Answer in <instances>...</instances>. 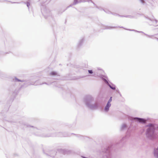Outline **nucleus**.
I'll return each mask as SVG.
<instances>
[{"label": "nucleus", "mask_w": 158, "mask_h": 158, "mask_svg": "<svg viewBox=\"0 0 158 158\" xmlns=\"http://www.w3.org/2000/svg\"><path fill=\"white\" fill-rule=\"evenodd\" d=\"M118 93H119V94H120V96H121V94H120V93H119V92H118Z\"/></svg>", "instance_id": "obj_33"}, {"label": "nucleus", "mask_w": 158, "mask_h": 158, "mask_svg": "<svg viewBox=\"0 0 158 158\" xmlns=\"http://www.w3.org/2000/svg\"><path fill=\"white\" fill-rule=\"evenodd\" d=\"M157 128H158V126L157 127Z\"/></svg>", "instance_id": "obj_37"}, {"label": "nucleus", "mask_w": 158, "mask_h": 158, "mask_svg": "<svg viewBox=\"0 0 158 158\" xmlns=\"http://www.w3.org/2000/svg\"><path fill=\"white\" fill-rule=\"evenodd\" d=\"M147 19V22L151 26H158V20L155 19L154 17L152 18L145 17Z\"/></svg>", "instance_id": "obj_5"}, {"label": "nucleus", "mask_w": 158, "mask_h": 158, "mask_svg": "<svg viewBox=\"0 0 158 158\" xmlns=\"http://www.w3.org/2000/svg\"><path fill=\"white\" fill-rule=\"evenodd\" d=\"M96 7L98 9L100 10H103L105 12H106V13L108 14H111L114 15H116V16L118 15V16H119L120 17H130V18H133V16H131V15H120L116 13H112L110 11L107 10L103 9H102V8L101 7H98L97 6H96Z\"/></svg>", "instance_id": "obj_6"}, {"label": "nucleus", "mask_w": 158, "mask_h": 158, "mask_svg": "<svg viewBox=\"0 0 158 158\" xmlns=\"http://www.w3.org/2000/svg\"><path fill=\"white\" fill-rule=\"evenodd\" d=\"M41 9V12L45 18L47 19L49 17L52 18L51 11L45 6L42 5Z\"/></svg>", "instance_id": "obj_3"}, {"label": "nucleus", "mask_w": 158, "mask_h": 158, "mask_svg": "<svg viewBox=\"0 0 158 158\" xmlns=\"http://www.w3.org/2000/svg\"><path fill=\"white\" fill-rule=\"evenodd\" d=\"M36 135H38V134H36Z\"/></svg>", "instance_id": "obj_36"}, {"label": "nucleus", "mask_w": 158, "mask_h": 158, "mask_svg": "<svg viewBox=\"0 0 158 158\" xmlns=\"http://www.w3.org/2000/svg\"><path fill=\"white\" fill-rule=\"evenodd\" d=\"M150 5L152 6H154L155 5V3L154 0H152L150 3Z\"/></svg>", "instance_id": "obj_21"}, {"label": "nucleus", "mask_w": 158, "mask_h": 158, "mask_svg": "<svg viewBox=\"0 0 158 158\" xmlns=\"http://www.w3.org/2000/svg\"><path fill=\"white\" fill-rule=\"evenodd\" d=\"M154 156L158 158V146L157 148L154 149Z\"/></svg>", "instance_id": "obj_13"}, {"label": "nucleus", "mask_w": 158, "mask_h": 158, "mask_svg": "<svg viewBox=\"0 0 158 158\" xmlns=\"http://www.w3.org/2000/svg\"><path fill=\"white\" fill-rule=\"evenodd\" d=\"M3 0H0V2H3Z\"/></svg>", "instance_id": "obj_32"}, {"label": "nucleus", "mask_w": 158, "mask_h": 158, "mask_svg": "<svg viewBox=\"0 0 158 158\" xmlns=\"http://www.w3.org/2000/svg\"><path fill=\"white\" fill-rule=\"evenodd\" d=\"M56 153L55 151H52L50 152V156L52 157H53L54 156L56 155Z\"/></svg>", "instance_id": "obj_17"}, {"label": "nucleus", "mask_w": 158, "mask_h": 158, "mask_svg": "<svg viewBox=\"0 0 158 158\" xmlns=\"http://www.w3.org/2000/svg\"><path fill=\"white\" fill-rule=\"evenodd\" d=\"M121 27V28H123V27Z\"/></svg>", "instance_id": "obj_35"}, {"label": "nucleus", "mask_w": 158, "mask_h": 158, "mask_svg": "<svg viewBox=\"0 0 158 158\" xmlns=\"http://www.w3.org/2000/svg\"><path fill=\"white\" fill-rule=\"evenodd\" d=\"M59 151L61 153L65 154H66L67 152L64 149H60L59 150Z\"/></svg>", "instance_id": "obj_18"}, {"label": "nucleus", "mask_w": 158, "mask_h": 158, "mask_svg": "<svg viewBox=\"0 0 158 158\" xmlns=\"http://www.w3.org/2000/svg\"><path fill=\"white\" fill-rule=\"evenodd\" d=\"M128 119L131 121L135 120L142 123H145L146 122V120L145 119L138 117H130L128 118Z\"/></svg>", "instance_id": "obj_8"}, {"label": "nucleus", "mask_w": 158, "mask_h": 158, "mask_svg": "<svg viewBox=\"0 0 158 158\" xmlns=\"http://www.w3.org/2000/svg\"><path fill=\"white\" fill-rule=\"evenodd\" d=\"M110 147L105 148L103 152V155L102 158H110Z\"/></svg>", "instance_id": "obj_7"}, {"label": "nucleus", "mask_w": 158, "mask_h": 158, "mask_svg": "<svg viewBox=\"0 0 158 158\" xmlns=\"http://www.w3.org/2000/svg\"><path fill=\"white\" fill-rule=\"evenodd\" d=\"M44 136V137H48V136H49V135H44V136Z\"/></svg>", "instance_id": "obj_31"}, {"label": "nucleus", "mask_w": 158, "mask_h": 158, "mask_svg": "<svg viewBox=\"0 0 158 158\" xmlns=\"http://www.w3.org/2000/svg\"><path fill=\"white\" fill-rule=\"evenodd\" d=\"M5 75L0 71V77L2 78L4 77Z\"/></svg>", "instance_id": "obj_24"}, {"label": "nucleus", "mask_w": 158, "mask_h": 158, "mask_svg": "<svg viewBox=\"0 0 158 158\" xmlns=\"http://www.w3.org/2000/svg\"><path fill=\"white\" fill-rule=\"evenodd\" d=\"M47 84V85H48V84L47 83H46L45 82L43 83L42 84L40 83H39V81H36L35 83H32V84H31L30 83H29L28 84V85H42V84Z\"/></svg>", "instance_id": "obj_11"}, {"label": "nucleus", "mask_w": 158, "mask_h": 158, "mask_svg": "<svg viewBox=\"0 0 158 158\" xmlns=\"http://www.w3.org/2000/svg\"><path fill=\"white\" fill-rule=\"evenodd\" d=\"M77 135L78 137H80L81 138V139H83V137L82 136H81L80 135Z\"/></svg>", "instance_id": "obj_29"}, {"label": "nucleus", "mask_w": 158, "mask_h": 158, "mask_svg": "<svg viewBox=\"0 0 158 158\" xmlns=\"http://www.w3.org/2000/svg\"><path fill=\"white\" fill-rule=\"evenodd\" d=\"M88 72L89 74H92L93 73V71L91 70H88Z\"/></svg>", "instance_id": "obj_28"}, {"label": "nucleus", "mask_w": 158, "mask_h": 158, "mask_svg": "<svg viewBox=\"0 0 158 158\" xmlns=\"http://www.w3.org/2000/svg\"><path fill=\"white\" fill-rule=\"evenodd\" d=\"M126 138H127V137L126 136L124 137L122 139V140H124V139H125Z\"/></svg>", "instance_id": "obj_30"}, {"label": "nucleus", "mask_w": 158, "mask_h": 158, "mask_svg": "<svg viewBox=\"0 0 158 158\" xmlns=\"http://www.w3.org/2000/svg\"><path fill=\"white\" fill-rule=\"evenodd\" d=\"M92 2L94 4V3H93L91 0H74V2L73 3V5H75L81 2Z\"/></svg>", "instance_id": "obj_9"}, {"label": "nucleus", "mask_w": 158, "mask_h": 158, "mask_svg": "<svg viewBox=\"0 0 158 158\" xmlns=\"http://www.w3.org/2000/svg\"><path fill=\"white\" fill-rule=\"evenodd\" d=\"M126 29V30H129L130 31H135V32H140V31H137L136 30H130V29Z\"/></svg>", "instance_id": "obj_27"}, {"label": "nucleus", "mask_w": 158, "mask_h": 158, "mask_svg": "<svg viewBox=\"0 0 158 158\" xmlns=\"http://www.w3.org/2000/svg\"><path fill=\"white\" fill-rule=\"evenodd\" d=\"M94 98L90 95L85 96L84 98V101L87 106L91 110L97 109L100 106L99 103L98 102L92 104Z\"/></svg>", "instance_id": "obj_1"}, {"label": "nucleus", "mask_w": 158, "mask_h": 158, "mask_svg": "<svg viewBox=\"0 0 158 158\" xmlns=\"http://www.w3.org/2000/svg\"><path fill=\"white\" fill-rule=\"evenodd\" d=\"M112 97H110L109 99V100L107 102V103L110 104V103L111 102L112 99Z\"/></svg>", "instance_id": "obj_26"}, {"label": "nucleus", "mask_w": 158, "mask_h": 158, "mask_svg": "<svg viewBox=\"0 0 158 158\" xmlns=\"http://www.w3.org/2000/svg\"><path fill=\"white\" fill-rule=\"evenodd\" d=\"M141 3L143 5H145L146 4L145 1H146L148 3L150 4L152 0H139Z\"/></svg>", "instance_id": "obj_15"}, {"label": "nucleus", "mask_w": 158, "mask_h": 158, "mask_svg": "<svg viewBox=\"0 0 158 158\" xmlns=\"http://www.w3.org/2000/svg\"><path fill=\"white\" fill-rule=\"evenodd\" d=\"M140 32L143 33L145 35L147 36L148 37L151 38H152V37H155V39H156V40H157L158 41V38H157V37H156V36L158 35V34H154V35H148L147 34H146L144 33L143 31H140Z\"/></svg>", "instance_id": "obj_10"}, {"label": "nucleus", "mask_w": 158, "mask_h": 158, "mask_svg": "<svg viewBox=\"0 0 158 158\" xmlns=\"http://www.w3.org/2000/svg\"><path fill=\"white\" fill-rule=\"evenodd\" d=\"M84 41V39H81L79 42L77 44V47L78 48L80 47Z\"/></svg>", "instance_id": "obj_16"}, {"label": "nucleus", "mask_w": 158, "mask_h": 158, "mask_svg": "<svg viewBox=\"0 0 158 158\" xmlns=\"http://www.w3.org/2000/svg\"><path fill=\"white\" fill-rule=\"evenodd\" d=\"M13 81L15 82L16 81H21V82H23L24 81L23 80H21L18 79L16 77H15V79H13Z\"/></svg>", "instance_id": "obj_20"}, {"label": "nucleus", "mask_w": 158, "mask_h": 158, "mask_svg": "<svg viewBox=\"0 0 158 158\" xmlns=\"http://www.w3.org/2000/svg\"><path fill=\"white\" fill-rule=\"evenodd\" d=\"M101 78L104 82L107 84L109 87L112 89L115 90L116 88L115 85L111 83H109L108 82V80L107 76L106 75H102L101 76Z\"/></svg>", "instance_id": "obj_4"}, {"label": "nucleus", "mask_w": 158, "mask_h": 158, "mask_svg": "<svg viewBox=\"0 0 158 158\" xmlns=\"http://www.w3.org/2000/svg\"><path fill=\"white\" fill-rule=\"evenodd\" d=\"M24 3L25 4H26L27 7H28V8L29 9V6L30 5V2H27L26 3L25 2H24Z\"/></svg>", "instance_id": "obj_25"}, {"label": "nucleus", "mask_w": 158, "mask_h": 158, "mask_svg": "<svg viewBox=\"0 0 158 158\" xmlns=\"http://www.w3.org/2000/svg\"><path fill=\"white\" fill-rule=\"evenodd\" d=\"M127 127V125H126L124 123L122 124V126H121V130H124L125 128H126Z\"/></svg>", "instance_id": "obj_19"}, {"label": "nucleus", "mask_w": 158, "mask_h": 158, "mask_svg": "<svg viewBox=\"0 0 158 158\" xmlns=\"http://www.w3.org/2000/svg\"><path fill=\"white\" fill-rule=\"evenodd\" d=\"M13 3H19V2H12Z\"/></svg>", "instance_id": "obj_34"}, {"label": "nucleus", "mask_w": 158, "mask_h": 158, "mask_svg": "<svg viewBox=\"0 0 158 158\" xmlns=\"http://www.w3.org/2000/svg\"><path fill=\"white\" fill-rule=\"evenodd\" d=\"M50 75H57V73L56 72L54 71H53L51 72L50 73Z\"/></svg>", "instance_id": "obj_22"}, {"label": "nucleus", "mask_w": 158, "mask_h": 158, "mask_svg": "<svg viewBox=\"0 0 158 158\" xmlns=\"http://www.w3.org/2000/svg\"><path fill=\"white\" fill-rule=\"evenodd\" d=\"M111 106V104H109L107 103L104 108V110L106 112H108L109 110V108Z\"/></svg>", "instance_id": "obj_12"}, {"label": "nucleus", "mask_w": 158, "mask_h": 158, "mask_svg": "<svg viewBox=\"0 0 158 158\" xmlns=\"http://www.w3.org/2000/svg\"><path fill=\"white\" fill-rule=\"evenodd\" d=\"M116 27H108L107 26H102V28L103 29H111L115 28Z\"/></svg>", "instance_id": "obj_14"}, {"label": "nucleus", "mask_w": 158, "mask_h": 158, "mask_svg": "<svg viewBox=\"0 0 158 158\" xmlns=\"http://www.w3.org/2000/svg\"><path fill=\"white\" fill-rule=\"evenodd\" d=\"M32 129H33L35 131H37V132H39V131L36 128L34 127H31Z\"/></svg>", "instance_id": "obj_23"}, {"label": "nucleus", "mask_w": 158, "mask_h": 158, "mask_svg": "<svg viewBox=\"0 0 158 158\" xmlns=\"http://www.w3.org/2000/svg\"><path fill=\"white\" fill-rule=\"evenodd\" d=\"M146 127H148L146 131L147 137L150 139H153L154 136L155 130L156 128L155 125L152 123H149Z\"/></svg>", "instance_id": "obj_2"}]
</instances>
